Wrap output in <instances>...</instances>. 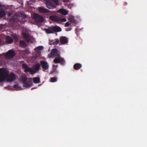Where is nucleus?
<instances>
[{"instance_id": "4468645a", "label": "nucleus", "mask_w": 147, "mask_h": 147, "mask_svg": "<svg viewBox=\"0 0 147 147\" xmlns=\"http://www.w3.org/2000/svg\"><path fill=\"white\" fill-rule=\"evenodd\" d=\"M60 41L63 44H65L68 42V39L65 37L62 36L60 38Z\"/></svg>"}, {"instance_id": "a878e982", "label": "nucleus", "mask_w": 147, "mask_h": 147, "mask_svg": "<svg viewBox=\"0 0 147 147\" xmlns=\"http://www.w3.org/2000/svg\"><path fill=\"white\" fill-rule=\"evenodd\" d=\"M14 88L16 90H20L22 89V88L20 86H19L18 84H16L14 86Z\"/></svg>"}, {"instance_id": "cd10ccee", "label": "nucleus", "mask_w": 147, "mask_h": 147, "mask_svg": "<svg viewBox=\"0 0 147 147\" xmlns=\"http://www.w3.org/2000/svg\"><path fill=\"white\" fill-rule=\"evenodd\" d=\"M30 52L28 49H26L24 52V55L25 56H26L28 54L30 53Z\"/></svg>"}, {"instance_id": "7ed1b4c3", "label": "nucleus", "mask_w": 147, "mask_h": 147, "mask_svg": "<svg viewBox=\"0 0 147 147\" xmlns=\"http://www.w3.org/2000/svg\"><path fill=\"white\" fill-rule=\"evenodd\" d=\"M20 80L23 84L24 86L26 88H30L32 85L31 80L28 79L27 80L26 77L24 74L20 76Z\"/></svg>"}, {"instance_id": "e433bc0d", "label": "nucleus", "mask_w": 147, "mask_h": 147, "mask_svg": "<svg viewBox=\"0 0 147 147\" xmlns=\"http://www.w3.org/2000/svg\"><path fill=\"white\" fill-rule=\"evenodd\" d=\"M1 7V5L0 4V8Z\"/></svg>"}, {"instance_id": "4be33fe9", "label": "nucleus", "mask_w": 147, "mask_h": 147, "mask_svg": "<svg viewBox=\"0 0 147 147\" xmlns=\"http://www.w3.org/2000/svg\"><path fill=\"white\" fill-rule=\"evenodd\" d=\"M45 30L47 33L50 34L53 32V30L52 29V27L49 29H46Z\"/></svg>"}, {"instance_id": "bb28decb", "label": "nucleus", "mask_w": 147, "mask_h": 147, "mask_svg": "<svg viewBox=\"0 0 147 147\" xmlns=\"http://www.w3.org/2000/svg\"><path fill=\"white\" fill-rule=\"evenodd\" d=\"M57 81V79L55 78H51L50 82H56Z\"/></svg>"}, {"instance_id": "473e14b6", "label": "nucleus", "mask_w": 147, "mask_h": 147, "mask_svg": "<svg viewBox=\"0 0 147 147\" xmlns=\"http://www.w3.org/2000/svg\"><path fill=\"white\" fill-rule=\"evenodd\" d=\"M3 43L2 42L1 40L0 39V45H3Z\"/></svg>"}, {"instance_id": "dca6fc26", "label": "nucleus", "mask_w": 147, "mask_h": 147, "mask_svg": "<svg viewBox=\"0 0 147 147\" xmlns=\"http://www.w3.org/2000/svg\"><path fill=\"white\" fill-rule=\"evenodd\" d=\"M58 12L64 15H66L68 13V11L64 9H60L58 10Z\"/></svg>"}, {"instance_id": "2f4dec72", "label": "nucleus", "mask_w": 147, "mask_h": 147, "mask_svg": "<svg viewBox=\"0 0 147 147\" xmlns=\"http://www.w3.org/2000/svg\"><path fill=\"white\" fill-rule=\"evenodd\" d=\"M65 30H66L67 31H69L71 30V29L70 28H66L65 29Z\"/></svg>"}, {"instance_id": "6e6552de", "label": "nucleus", "mask_w": 147, "mask_h": 147, "mask_svg": "<svg viewBox=\"0 0 147 147\" xmlns=\"http://www.w3.org/2000/svg\"><path fill=\"white\" fill-rule=\"evenodd\" d=\"M49 18L51 20L54 21L59 23L66 21V20L65 18H62L59 17L55 16H51Z\"/></svg>"}, {"instance_id": "9b49d317", "label": "nucleus", "mask_w": 147, "mask_h": 147, "mask_svg": "<svg viewBox=\"0 0 147 147\" xmlns=\"http://www.w3.org/2000/svg\"><path fill=\"white\" fill-rule=\"evenodd\" d=\"M59 53L58 51L56 49H54L52 50V51L50 54L48 55V56L49 58L53 57L59 55Z\"/></svg>"}, {"instance_id": "9d476101", "label": "nucleus", "mask_w": 147, "mask_h": 147, "mask_svg": "<svg viewBox=\"0 0 147 147\" xmlns=\"http://www.w3.org/2000/svg\"><path fill=\"white\" fill-rule=\"evenodd\" d=\"M40 63L42 65L43 71H47L49 67L48 63L47 62L43 61H41Z\"/></svg>"}, {"instance_id": "b1692460", "label": "nucleus", "mask_w": 147, "mask_h": 147, "mask_svg": "<svg viewBox=\"0 0 147 147\" xmlns=\"http://www.w3.org/2000/svg\"><path fill=\"white\" fill-rule=\"evenodd\" d=\"M5 15V13L4 11L3 10L0 11V18H2Z\"/></svg>"}, {"instance_id": "c9c22d12", "label": "nucleus", "mask_w": 147, "mask_h": 147, "mask_svg": "<svg viewBox=\"0 0 147 147\" xmlns=\"http://www.w3.org/2000/svg\"><path fill=\"white\" fill-rule=\"evenodd\" d=\"M64 1H65L67 2V1H68V0H64Z\"/></svg>"}, {"instance_id": "f8f14e48", "label": "nucleus", "mask_w": 147, "mask_h": 147, "mask_svg": "<svg viewBox=\"0 0 147 147\" xmlns=\"http://www.w3.org/2000/svg\"><path fill=\"white\" fill-rule=\"evenodd\" d=\"M54 62L56 63H60L62 64H63L65 63L63 59L59 57L56 58L54 60Z\"/></svg>"}, {"instance_id": "1a4fd4ad", "label": "nucleus", "mask_w": 147, "mask_h": 147, "mask_svg": "<svg viewBox=\"0 0 147 147\" xmlns=\"http://www.w3.org/2000/svg\"><path fill=\"white\" fill-rule=\"evenodd\" d=\"M15 53L12 50H9L8 52L3 54L5 58L9 59L13 57L15 55Z\"/></svg>"}, {"instance_id": "f704fd0d", "label": "nucleus", "mask_w": 147, "mask_h": 147, "mask_svg": "<svg viewBox=\"0 0 147 147\" xmlns=\"http://www.w3.org/2000/svg\"><path fill=\"white\" fill-rule=\"evenodd\" d=\"M18 39L17 38H16L15 39V40L16 41L18 40Z\"/></svg>"}, {"instance_id": "72a5a7b5", "label": "nucleus", "mask_w": 147, "mask_h": 147, "mask_svg": "<svg viewBox=\"0 0 147 147\" xmlns=\"http://www.w3.org/2000/svg\"><path fill=\"white\" fill-rule=\"evenodd\" d=\"M8 15L9 16H10L11 15V13H9L8 14Z\"/></svg>"}, {"instance_id": "393cba45", "label": "nucleus", "mask_w": 147, "mask_h": 147, "mask_svg": "<svg viewBox=\"0 0 147 147\" xmlns=\"http://www.w3.org/2000/svg\"><path fill=\"white\" fill-rule=\"evenodd\" d=\"M68 19L69 20L72 22L74 23L75 22V20L74 19V17L72 16H70Z\"/></svg>"}, {"instance_id": "f03ea898", "label": "nucleus", "mask_w": 147, "mask_h": 147, "mask_svg": "<svg viewBox=\"0 0 147 147\" xmlns=\"http://www.w3.org/2000/svg\"><path fill=\"white\" fill-rule=\"evenodd\" d=\"M22 65L25 71L26 72H29L31 74H33L35 73L40 68V65L39 64L36 63L34 64L33 67V69L29 68L26 64L24 62L22 63Z\"/></svg>"}, {"instance_id": "f257e3e1", "label": "nucleus", "mask_w": 147, "mask_h": 147, "mask_svg": "<svg viewBox=\"0 0 147 147\" xmlns=\"http://www.w3.org/2000/svg\"><path fill=\"white\" fill-rule=\"evenodd\" d=\"M16 78V75L12 73L9 74V71L6 68H0V82L5 80L7 82H12L15 80Z\"/></svg>"}, {"instance_id": "2eb2a0df", "label": "nucleus", "mask_w": 147, "mask_h": 147, "mask_svg": "<svg viewBox=\"0 0 147 147\" xmlns=\"http://www.w3.org/2000/svg\"><path fill=\"white\" fill-rule=\"evenodd\" d=\"M38 11L39 12L43 13H46L48 12L47 9H45L43 7H38Z\"/></svg>"}, {"instance_id": "ddd939ff", "label": "nucleus", "mask_w": 147, "mask_h": 147, "mask_svg": "<svg viewBox=\"0 0 147 147\" xmlns=\"http://www.w3.org/2000/svg\"><path fill=\"white\" fill-rule=\"evenodd\" d=\"M24 16V14H20V15L18 14H15L14 15L13 18V20H19L20 18H22Z\"/></svg>"}, {"instance_id": "423d86ee", "label": "nucleus", "mask_w": 147, "mask_h": 147, "mask_svg": "<svg viewBox=\"0 0 147 147\" xmlns=\"http://www.w3.org/2000/svg\"><path fill=\"white\" fill-rule=\"evenodd\" d=\"M22 35L27 42H33L35 41L34 38L29 35L27 31H24L22 33Z\"/></svg>"}, {"instance_id": "20e7f679", "label": "nucleus", "mask_w": 147, "mask_h": 147, "mask_svg": "<svg viewBox=\"0 0 147 147\" xmlns=\"http://www.w3.org/2000/svg\"><path fill=\"white\" fill-rule=\"evenodd\" d=\"M46 5L48 8L53 9L55 8L57 5H59L60 2L58 0H49L46 2Z\"/></svg>"}, {"instance_id": "f3484780", "label": "nucleus", "mask_w": 147, "mask_h": 147, "mask_svg": "<svg viewBox=\"0 0 147 147\" xmlns=\"http://www.w3.org/2000/svg\"><path fill=\"white\" fill-rule=\"evenodd\" d=\"M52 29L53 30V32H59L61 31V28L57 26H55L52 27Z\"/></svg>"}, {"instance_id": "39448f33", "label": "nucleus", "mask_w": 147, "mask_h": 147, "mask_svg": "<svg viewBox=\"0 0 147 147\" xmlns=\"http://www.w3.org/2000/svg\"><path fill=\"white\" fill-rule=\"evenodd\" d=\"M43 48L42 46H39L36 47L34 49L35 53L33 54V56L32 57L33 60H34L38 57H39L41 54V51Z\"/></svg>"}, {"instance_id": "aec40b11", "label": "nucleus", "mask_w": 147, "mask_h": 147, "mask_svg": "<svg viewBox=\"0 0 147 147\" xmlns=\"http://www.w3.org/2000/svg\"><path fill=\"white\" fill-rule=\"evenodd\" d=\"M82 67V65L79 63H76L74 65V68L76 69H78Z\"/></svg>"}, {"instance_id": "6ab92c4d", "label": "nucleus", "mask_w": 147, "mask_h": 147, "mask_svg": "<svg viewBox=\"0 0 147 147\" xmlns=\"http://www.w3.org/2000/svg\"><path fill=\"white\" fill-rule=\"evenodd\" d=\"M59 42V40L58 39H55V40H50L49 43L50 45H55L57 44Z\"/></svg>"}, {"instance_id": "c756f323", "label": "nucleus", "mask_w": 147, "mask_h": 147, "mask_svg": "<svg viewBox=\"0 0 147 147\" xmlns=\"http://www.w3.org/2000/svg\"><path fill=\"white\" fill-rule=\"evenodd\" d=\"M56 72V71L55 69H54L53 70V71H52L50 73V74H54Z\"/></svg>"}, {"instance_id": "5701e85b", "label": "nucleus", "mask_w": 147, "mask_h": 147, "mask_svg": "<svg viewBox=\"0 0 147 147\" xmlns=\"http://www.w3.org/2000/svg\"><path fill=\"white\" fill-rule=\"evenodd\" d=\"M20 46L22 47L26 46V44L24 41L20 40Z\"/></svg>"}, {"instance_id": "c85d7f7f", "label": "nucleus", "mask_w": 147, "mask_h": 147, "mask_svg": "<svg viewBox=\"0 0 147 147\" xmlns=\"http://www.w3.org/2000/svg\"><path fill=\"white\" fill-rule=\"evenodd\" d=\"M69 25V22H66L65 24V26L66 27H68Z\"/></svg>"}, {"instance_id": "7c9ffc66", "label": "nucleus", "mask_w": 147, "mask_h": 147, "mask_svg": "<svg viewBox=\"0 0 147 147\" xmlns=\"http://www.w3.org/2000/svg\"><path fill=\"white\" fill-rule=\"evenodd\" d=\"M72 6V4H70L69 5L68 7H69V8H71Z\"/></svg>"}, {"instance_id": "0eeeda50", "label": "nucleus", "mask_w": 147, "mask_h": 147, "mask_svg": "<svg viewBox=\"0 0 147 147\" xmlns=\"http://www.w3.org/2000/svg\"><path fill=\"white\" fill-rule=\"evenodd\" d=\"M32 16L33 18L35 20L38 25H39L44 22V19L43 17L36 13H34Z\"/></svg>"}, {"instance_id": "a211bd4d", "label": "nucleus", "mask_w": 147, "mask_h": 147, "mask_svg": "<svg viewBox=\"0 0 147 147\" xmlns=\"http://www.w3.org/2000/svg\"><path fill=\"white\" fill-rule=\"evenodd\" d=\"M6 42L8 43H11L13 42V39L9 36H7L5 38Z\"/></svg>"}, {"instance_id": "412c9836", "label": "nucleus", "mask_w": 147, "mask_h": 147, "mask_svg": "<svg viewBox=\"0 0 147 147\" xmlns=\"http://www.w3.org/2000/svg\"><path fill=\"white\" fill-rule=\"evenodd\" d=\"M33 80L34 82L35 83H39L40 82V79L38 77L34 78Z\"/></svg>"}]
</instances>
